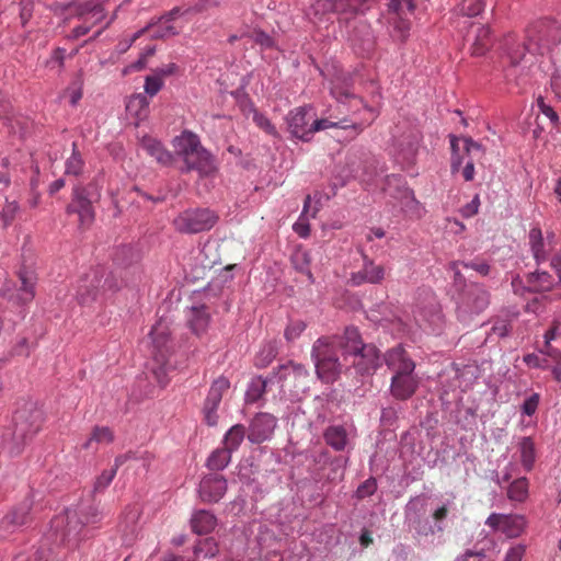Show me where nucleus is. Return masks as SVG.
I'll return each mask as SVG.
<instances>
[{
	"mask_svg": "<svg viewBox=\"0 0 561 561\" xmlns=\"http://www.w3.org/2000/svg\"><path fill=\"white\" fill-rule=\"evenodd\" d=\"M344 123H345L344 121L331 122L327 118H321V119L312 118V123L310 125V139L312 138V136L316 131L324 130L330 127H340L343 129L352 128L354 130L355 135L360 133L365 127L362 123H353L352 125H346Z\"/></svg>",
	"mask_w": 561,
	"mask_h": 561,
	"instance_id": "38",
	"label": "nucleus"
},
{
	"mask_svg": "<svg viewBox=\"0 0 561 561\" xmlns=\"http://www.w3.org/2000/svg\"><path fill=\"white\" fill-rule=\"evenodd\" d=\"M305 329H306V323L304 321H301V320L291 321L285 329V332H284L285 339L288 342L295 341L296 339H298L301 335V333L305 331Z\"/></svg>",
	"mask_w": 561,
	"mask_h": 561,
	"instance_id": "56",
	"label": "nucleus"
},
{
	"mask_svg": "<svg viewBox=\"0 0 561 561\" xmlns=\"http://www.w3.org/2000/svg\"><path fill=\"white\" fill-rule=\"evenodd\" d=\"M175 35H178L176 28L173 25L164 22L163 24L156 27L151 33V37L153 39H164Z\"/></svg>",
	"mask_w": 561,
	"mask_h": 561,
	"instance_id": "60",
	"label": "nucleus"
},
{
	"mask_svg": "<svg viewBox=\"0 0 561 561\" xmlns=\"http://www.w3.org/2000/svg\"><path fill=\"white\" fill-rule=\"evenodd\" d=\"M314 113L311 106L296 107L286 115L287 128L290 135L299 140H310V125Z\"/></svg>",
	"mask_w": 561,
	"mask_h": 561,
	"instance_id": "13",
	"label": "nucleus"
},
{
	"mask_svg": "<svg viewBox=\"0 0 561 561\" xmlns=\"http://www.w3.org/2000/svg\"><path fill=\"white\" fill-rule=\"evenodd\" d=\"M210 322V314L208 312V308L205 305L193 306L190 309V314L187 319L188 327L191 331L199 336L206 332Z\"/></svg>",
	"mask_w": 561,
	"mask_h": 561,
	"instance_id": "30",
	"label": "nucleus"
},
{
	"mask_svg": "<svg viewBox=\"0 0 561 561\" xmlns=\"http://www.w3.org/2000/svg\"><path fill=\"white\" fill-rule=\"evenodd\" d=\"M103 513L94 502L82 501L77 508L66 510L51 519L50 529L41 540L32 557L19 554L14 561H60V547L76 549L79 543L93 535V526L103 519Z\"/></svg>",
	"mask_w": 561,
	"mask_h": 561,
	"instance_id": "1",
	"label": "nucleus"
},
{
	"mask_svg": "<svg viewBox=\"0 0 561 561\" xmlns=\"http://www.w3.org/2000/svg\"><path fill=\"white\" fill-rule=\"evenodd\" d=\"M377 488L378 484L376 478L369 477L357 486L354 493V497L358 501L370 497L376 493Z\"/></svg>",
	"mask_w": 561,
	"mask_h": 561,
	"instance_id": "51",
	"label": "nucleus"
},
{
	"mask_svg": "<svg viewBox=\"0 0 561 561\" xmlns=\"http://www.w3.org/2000/svg\"><path fill=\"white\" fill-rule=\"evenodd\" d=\"M366 156L363 150L351 152L346 156L345 167L334 176L333 188L345 186L350 180L359 176L362 159Z\"/></svg>",
	"mask_w": 561,
	"mask_h": 561,
	"instance_id": "23",
	"label": "nucleus"
},
{
	"mask_svg": "<svg viewBox=\"0 0 561 561\" xmlns=\"http://www.w3.org/2000/svg\"><path fill=\"white\" fill-rule=\"evenodd\" d=\"M490 304V294L483 285L473 283L461 295V305L472 313L482 312Z\"/></svg>",
	"mask_w": 561,
	"mask_h": 561,
	"instance_id": "22",
	"label": "nucleus"
},
{
	"mask_svg": "<svg viewBox=\"0 0 561 561\" xmlns=\"http://www.w3.org/2000/svg\"><path fill=\"white\" fill-rule=\"evenodd\" d=\"M524 363L531 368L547 369L549 367V360L545 357H540L535 353H528L523 357Z\"/></svg>",
	"mask_w": 561,
	"mask_h": 561,
	"instance_id": "61",
	"label": "nucleus"
},
{
	"mask_svg": "<svg viewBox=\"0 0 561 561\" xmlns=\"http://www.w3.org/2000/svg\"><path fill=\"white\" fill-rule=\"evenodd\" d=\"M427 497L423 494L411 497L404 506V524L417 547L433 550L443 543L447 506L427 508Z\"/></svg>",
	"mask_w": 561,
	"mask_h": 561,
	"instance_id": "2",
	"label": "nucleus"
},
{
	"mask_svg": "<svg viewBox=\"0 0 561 561\" xmlns=\"http://www.w3.org/2000/svg\"><path fill=\"white\" fill-rule=\"evenodd\" d=\"M33 497L34 495L27 496L23 502L9 512L2 518L1 527L8 533H13L23 526H27L32 520Z\"/></svg>",
	"mask_w": 561,
	"mask_h": 561,
	"instance_id": "20",
	"label": "nucleus"
},
{
	"mask_svg": "<svg viewBox=\"0 0 561 561\" xmlns=\"http://www.w3.org/2000/svg\"><path fill=\"white\" fill-rule=\"evenodd\" d=\"M149 101L145 94L138 93L129 98L126 108L129 113L141 118L147 115Z\"/></svg>",
	"mask_w": 561,
	"mask_h": 561,
	"instance_id": "44",
	"label": "nucleus"
},
{
	"mask_svg": "<svg viewBox=\"0 0 561 561\" xmlns=\"http://www.w3.org/2000/svg\"><path fill=\"white\" fill-rule=\"evenodd\" d=\"M219 5L218 0H198L193 7H190L185 10V12L190 13H205L213 8H217Z\"/></svg>",
	"mask_w": 561,
	"mask_h": 561,
	"instance_id": "63",
	"label": "nucleus"
},
{
	"mask_svg": "<svg viewBox=\"0 0 561 561\" xmlns=\"http://www.w3.org/2000/svg\"><path fill=\"white\" fill-rule=\"evenodd\" d=\"M240 480L245 485L249 491L252 492V500L259 501L264 497L266 491L262 488L261 483H259L256 480L251 479L250 477H247L244 473H240Z\"/></svg>",
	"mask_w": 561,
	"mask_h": 561,
	"instance_id": "54",
	"label": "nucleus"
},
{
	"mask_svg": "<svg viewBox=\"0 0 561 561\" xmlns=\"http://www.w3.org/2000/svg\"><path fill=\"white\" fill-rule=\"evenodd\" d=\"M151 336L154 348H157V353L153 355V359L156 366L152 368V373L156 376L157 381L161 387H165L169 382L167 378L168 374L175 369L171 357H167L163 347L167 346L168 334L157 327H153L149 333Z\"/></svg>",
	"mask_w": 561,
	"mask_h": 561,
	"instance_id": "12",
	"label": "nucleus"
},
{
	"mask_svg": "<svg viewBox=\"0 0 561 561\" xmlns=\"http://www.w3.org/2000/svg\"><path fill=\"white\" fill-rule=\"evenodd\" d=\"M84 167V161L80 151L78 150L77 144L72 142V152L65 163V174L79 176Z\"/></svg>",
	"mask_w": 561,
	"mask_h": 561,
	"instance_id": "42",
	"label": "nucleus"
},
{
	"mask_svg": "<svg viewBox=\"0 0 561 561\" xmlns=\"http://www.w3.org/2000/svg\"><path fill=\"white\" fill-rule=\"evenodd\" d=\"M163 87V81L160 79V77L151 75L147 76L145 80V93L149 96H154Z\"/></svg>",
	"mask_w": 561,
	"mask_h": 561,
	"instance_id": "59",
	"label": "nucleus"
},
{
	"mask_svg": "<svg viewBox=\"0 0 561 561\" xmlns=\"http://www.w3.org/2000/svg\"><path fill=\"white\" fill-rule=\"evenodd\" d=\"M417 0H388L390 35L396 42L404 43L410 36L411 22L408 18L416 8Z\"/></svg>",
	"mask_w": 561,
	"mask_h": 561,
	"instance_id": "10",
	"label": "nucleus"
},
{
	"mask_svg": "<svg viewBox=\"0 0 561 561\" xmlns=\"http://www.w3.org/2000/svg\"><path fill=\"white\" fill-rule=\"evenodd\" d=\"M526 282L530 284L531 294H545L551 291L558 284H561L552 274L548 271L537 268L525 275Z\"/></svg>",
	"mask_w": 561,
	"mask_h": 561,
	"instance_id": "25",
	"label": "nucleus"
},
{
	"mask_svg": "<svg viewBox=\"0 0 561 561\" xmlns=\"http://www.w3.org/2000/svg\"><path fill=\"white\" fill-rule=\"evenodd\" d=\"M193 552L197 558H214L218 552V546L214 538H205L194 546Z\"/></svg>",
	"mask_w": 561,
	"mask_h": 561,
	"instance_id": "47",
	"label": "nucleus"
},
{
	"mask_svg": "<svg viewBox=\"0 0 561 561\" xmlns=\"http://www.w3.org/2000/svg\"><path fill=\"white\" fill-rule=\"evenodd\" d=\"M528 494V481L526 478H518L514 480L507 490L510 500L523 502Z\"/></svg>",
	"mask_w": 561,
	"mask_h": 561,
	"instance_id": "46",
	"label": "nucleus"
},
{
	"mask_svg": "<svg viewBox=\"0 0 561 561\" xmlns=\"http://www.w3.org/2000/svg\"><path fill=\"white\" fill-rule=\"evenodd\" d=\"M485 9L484 0H462L458 4V12L466 18L480 15Z\"/></svg>",
	"mask_w": 561,
	"mask_h": 561,
	"instance_id": "45",
	"label": "nucleus"
},
{
	"mask_svg": "<svg viewBox=\"0 0 561 561\" xmlns=\"http://www.w3.org/2000/svg\"><path fill=\"white\" fill-rule=\"evenodd\" d=\"M525 527V519L523 516H507V520H505L502 526V533L505 534L506 537L515 538L518 537Z\"/></svg>",
	"mask_w": 561,
	"mask_h": 561,
	"instance_id": "48",
	"label": "nucleus"
},
{
	"mask_svg": "<svg viewBox=\"0 0 561 561\" xmlns=\"http://www.w3.org/2000/svg\"><path fill=\"white\" fill-rule=\"evenodd\" d=\"M43 412L32 401L24 402L13 415V428L3 434V448L10 456L22 453L25 444L39 431Z\"/></svg>",
	"mask_w": 561,
	"mask_h": 561,
	"instance_id": "4",
	"label": "nucleus"
},
{
	"mask_svg": "<svg viewBox=\"0 0 561 561\" xmlns=\"http://www.w3.org/2000/svg\"><path fill=\"white\" fill-rule=\"evenodd\" d=\"M274 381H276L274 378V373L266 379L261 376L253 378L248 385L245 391V401L248 403L256 402L264 394L267 383Z\"/></svg>",
	"mask_w": 561,
	"mask_h": 561,
	"instance_id": "37",
	"label": "nucleus"
},
{
	"mask_svg": "<svg viewBox=\"0 0 561 561\" xmlns=\"http://www.w3.org/2000/svg\"><path fill=\"white\" fill-rule=\"evenodd\" d=\"M528 244L537 266L548 261L549 252L546 249V241L541 228L538 225L530 228L528 232Z\"/></svg>",
	"mask_w": 561,
	"mask_h": 561,
	"instance_id": "26",
	"label": "nucleus"
},
{
	"mask_svg": "<svg viewBox=\"0 0 561 561\" xmlns=\"http://www.w3.org/2000/svg\"><path fill=\"white\" fill-rule=\"evenodd\" d=\"M463 39L470 46L472 56H484L493 45V37L488 25L471 23Z\"/></svg>",
	"mask_w": 561,
	"mask_h": 561,
	"instance_id": "15",
	"label": "nucleus"
},
{
	"mask_svg": "<svg viewBox=\"0 0 561 561\" xmlns=\"http://www.w3.org/2000/svg\"><path fill=\"white\" fill-rule=\"evenodd\" d=\"M251 111L253 113V122L256 124L257 127H260L266 134L273 137H278V131L276 127L266 115L259 112L253 105L251 106Z\"/></svg>",
	"mask_w": 561,
	"mask_h": 561,
	"instance_id": "50",
	"label": "nucleus"
},
{
	"mask_svg": "<svg viewBox=\"0 0 561 561\" xmlns=\"http://www.w3.org/2000/svg\"><path fill=\"white\" fill-rule=\"evenodd\" d=\"M173 147L175 153L181 158V160H183L186 157L192 156L194 151L198 150L202 147V144L196 134L190 130H184L180 136H176L173 139Z\"/></svg>",
	"mask_w": 561,
	"mask_h": 561,
	"instance_id": "27",
	"label": "nucleus"
},
{
	"mask_svg": "<svg viewBox=\"0 0 561 561\" xmlns=\"http://www.w3.org/2000/svg\"><path fill=\"white\" fill-rule=\"evenodd\" d=\"M19 279L21 282V286L18 290V299L24 305L32 301L35 297L36 276L34 272L21 268L19 271Z\"/></svg>",
	"mask_w": 561,
	"mask_h": 561,
	"instance_id": "32",
	"label": "nucleus"
},
{
	"mask_svg": "<svg viewBox=\"0 0 561 561\" xmlns=\"http://www.w3.org/2000/svg\"><path fill=\"white\" fill-rule=\"evenodd\" d=\"M112 259L117 266L128 267L140 260V253L130 244H122L114 249Z\"/></svg>",
	"mask_w": 561,
	"mask_h": 561,
	"instance_id": "33",
	"label": "nucleus"
},
{
	"mask_svg": "<svg viewBox=\"0 0 561 561\" xmlns=\"http://www.w3.org/2000/svg\"><path fill=\"white\" fill-rule=\"evenodd\" d=\"M323 438L327 445L332 447L334 450L342 451L348 444L350 432L345 425L332 424L325 428Z\"/></svg>",
	"mask_w": 561,
	"mask_h": 561,
	"instance_id": "29",
	"label": "nucleus"
},
{
	"mask_svg": "<svg viewBox=\"0 0 561 561\" xmlns=\"http://www.w3.org/2000/svg\"><path fill=\"white\" fill-rule=\"evenodd\" d=\"M511 286L513 293L519 297H525L526 294H531V289L529 288L530 284H528L526 280L524 282L523 277H520L518 274L512 277Z\"/></svg>",
	"mask_w": 561,
	"mask_h": 561,
	"instance_id": "58",
	"label": "nucleus"
},
{
	"mask_svg": "<svg viewBox=\"0 0 561 561\" xmlns=\"http://www.w3.org/2000/svg\"><path fill=\"white\" fill-rule=\"evenodd\" d=\"M140 146L149 156L154 158L158 163L162 165H170L172 163V153L164 148L160 140L151 136H145L140 141Z\"/></svg>",
	"mask_w": 561,
	"mask_h": 561,
	"instance_id": "28",
	"label": "nucleus"
},
{
	"mask_svg": "<svg viewBox=\"0 0 561 561\" xmlns=\"http://www.w3.org/2000/svg\"><path fill=\"white\" fill-rule=\"evenodd\" d=\"M415 363L412 360L410 356H407L399 366L392 367L390 370L393 375H415Z\"/></svg>",
	"mask_w": 561,
	"mask_h": 561,
	"instance_id": "62",
	"label": "nucleus"
},
{
	"mask_svg": "<svg viewBox=\"0 0 561 561\" xmlns=\"http://www.w3.org/2000/svg\"><path fill=\"white\" fill-rule=\"evenodd\" d=\"M277 424V419L265 412L257 413L251 421L248 439L252 444H261L271 439Z\"/></svg>",
	"mask_w": 561,
	"mask_h": 561,
	"instance_id": "18",
	"label": "nucleus"
},
{
	"mask_svg": "<svg viewBox=\"0 0 561 561\" xmlns=\"http://www.w3.org/2000/svg\"><path fill=\"white\" fill-rule=\"evenodd\" d=\"M419 388L416 375H392L390 382L391 396L400 401L410 399Z\"/></svg>",
	"mask_w": 561,
	"mask_h": 561,
	"instance_id": "24",
	"label": "nucleus"
},
{
	"mask_svg": "<svg viewBox=\"0 0 561 561\" xmlns=\"http://www.w3.org/2000/svg\"><path fill=\"white\" fill-rule=\"evenodd\" d=\"M518 450L523 468L530 471L536 461V448L533 438L529 436L522 437L518 442Z\"/></svg>",
	"mask_w": 561,
	"mask_h": 561,
	"instance_id": "36",
	"label": "nucleus"
},
{
	"mask_svg": "<svg viewBox=\"0 0 561 561\" xmlns=\"http://www.w3.org/2000/svg\"><path fill=\"white\" fill-rule=\"evenodd\" d=\"M182 162L181 172L183 173L197 171L201 175H209L216 169L213 154L203 146L194 151L192 156L183 159Z\"/></svg>",
	"mask_w": 561,
	"mask_h": 561,
	"instance_id": "21",
	"label": "nucleus"
},
{
	"mask_svg": "<svg viewBox=\"0 0 561 561\" xmlns=\"http://www.w3.org/2000/svg\"><path fill=\"white\" fill-rule=\"evenodd\" d=\"M248 435L247 428L243 424H236L231 426L222 438V447L229 450L231 454L240 447L241 443Z\"/></svg>",
	"mask_w": 561,
	"mask_h": 561,
	"instance_id": "34",
	"label": "nucleus"
},
{
	"mask_svg": "<svg viewBox=\"0 0 561 561\" xmlns=\"http://www.w3.org/2000/svg\"><path fill=\"white\" fill-rule=\"evenodd\" d=\"M460 264L463 268L472 270L483 277L490 276L493 270L489 261L480 255H477L470 260L460 261Z\"/></svg>",
	"mask_w": 561,
	"mask_h": 561,
	"instance_id": "43",
	"label": "nucleus"
},
{
	"mask_svg": "<svg viewBox=\"0 0 561 561\" xmlns=\"http://www.w3.org/2000/svg\"><path fill=\"white\" fill-rule=\"evenodd\" d=\"M103 181L94 178L87 185H76L72 190V202L67 206L68 214H77L80 227H89L95 218L93 204L101 198Z\"/></svg>",
	"mask_w": 561,
	"mask_h": 561,
	"instance_id": "6",
	"label": "nucleus"
},
{
	"mask_svg": "<svg viewBox=\"0 0 561 561\" xmlns=\"http://www.w3.org/2000/svg\"><path fill=\"white\" fill-rule=\"evenodd\" d=\"M371 0H331V9L336 13L355 15L364 12Z\"/></svg>",
	"mask_w": 561,
	"mask_h": 561,
	"instance_id": "35",
	"label": "nucleus"
},
{
	"mask_svg": "<svg viewBox=\"0 0 561 561\" xmlns=\"http://www.w3.org/2000/svg\"><path fill=\"white\" fill-rule=\"evenodd\" d=\"M218 214L210 208H187L174 219L173 226L180 233L196 234L209 231L218 222Z\"/></svg>",
	"mask_w": 561,
	"mask_h": 561,
	"instance_id": "8",
	"label": "nucleus"
},
{
	"mask_svg": "<svg viewBox=\"0 0 561 561\" xmlns=\"http://www.w3.org/2000/svg\"><path fill=\"white\" fill-rule=\"evenodd\" d=\"M121 287L122 282L112 271L98 266L80 279L77 299L83 306L93 301H104L111 298Z\"/></svg>",
	"mask_w": 561,
	"mask_h": 561,
	"instance_id": "5",
	"label": "nucleus"
},
{
	"mask_svg": "<svg viewBox=\"0 0 561 561\" xmlns=\"http://www.w3.org/2000/svg\"><path fill=\"white\" fill-rule=\"evenodd\" d=\"M116 476V468L104 470L95 480L93 485V493L103 492Z\"/></svg>",
	"mask_w": 561,
	"mask_h": 561,
	"instance_id": "55",
	"label": "nucleus"
},
{
	"mask_svg": "<svg viewBox=\"0 0 561 561\" xmlns=\"http://www.w3.org/2000/svg\"><path fill=\"white\" fill-rule=\"evenodd\" d=\"M409 356L407 351L401 346L398 345L391 350H389L382 357V362L387 365L389 369H391L394 366H399V364Z\"/></svg>",
	"mask_w": 561,
	"mask_h": 561,
	"instance_id": "52",
	"label": "nucleus"
},
{
	"mask_svg": "<svg viewBox=\"0 0 561 561\" xmlns=\"http://www.w3.org/2000/svg\"><path fill=\"white\" fill-rule=\"evenodd\" d=\"M403 412V407L398 403H391L381 409L380 425L385 430H394L398 426L399 415Z\"/></svg>",
	"mask_w": 561,
	"mask_h": 561,
	"instance_id": "39",
	"label": "nucleus"
},
{
	"mask_svg": "<svg viewBox=\"0 0 561 561\" xmlns=\"http://www.w3.org/2000/svg\"><path fill=\"white\" fill-rule=\"evenodd\" d=\"M216 516L206 510L196 511L191 518L192 530L197 535H206L215 529Z\"/></svg>",
	"mask_w": 561,
	"mask_h": 561,
	"instance_id": "31",
	"label": "nucleus"
},
{
	"mask_svg": "<svg viewBox=\"0 0 561 561\" xmlns=\"http://www.w3.org/2000/svg\"><path fill=\"white\" fill-rule=\"evenodd\" d=\"M252 38L255 44L263 48H273L275 46L274 38L264 31L257 30L253 32Z\"/></svg>",
	"mask_w": 561,
	"mask_h": 561,
	"instance_id": "64",
	"label": "nucleus"
},
{
	"mask_svg": "<svg viewBox=\"0 0 561 561\" xmlns=\"http://www.w3.org/2000/svg\"><path fill=\"white\" fill-rule=\"evenodd\" d=\"M227 480L218 473L206 474L198 484V495L203 502L217 503L227 492Z\"/></svg>",
	"mask_w": 561,
	"mask_h": 561,
	"instance_id": "17",
	"label": "nucleus"
},
{
	"mask_svg": "<svg viewBox=\"0 0 561 561\" xmlns=\"http://www.w3.org/2000/svg\"><path fill=\"white\" fill-rule=\"evenodd\" d=\"M352 358V364L345 365L344 375L355 379L356 383L362 382V378L373 376L382 365L380 351L374 344H368Z\"/></svg>",
	"mask_w": 561,
	"mask_h": 561,
	"instance_id": "11",
	"label": "nucleus"
},
{
	"mask_svg": "<svg viewBox=\"0 0 561 561\" xmlns=\"http://www.w3.org/2000/svg\"><path fill=\"white\" fill-rule=\"evenodd\" d=\"M230 461L231 453L225 447H221L217 448L209 455L206 465L209 470L218 472L224 470L230 463Z\"/></svg>",
	"mask_w": 561,
	"mask_h": 561,
	"instance_id": "40",
	"label": "nucleus"
},
{
	"mask_svg": "<svg viewBox=\"0 0 561 561\" xmlns=\"http://www.w3.org/2000/svg\"><path fill=\"white\" fill-rule=\"evenodd\" d=\"M277 350L273 344H266L257 354L255 365L260 368L266 367L276 357Z\"/></svg>",
	"mask_w": 561,
	"mask_h": 561,
	"instance_id": "53",
	"label": "nucleus"
},
{
	"mask_svg": "<svg viewBox=\"0 0 561 561\" xmlns=\"http://www.w3.org/2000/svg\"><path fill=\"white\" fill-rule=\"evenodd\" d=\"M310 254L307 251H297L293 256V264L294 267L299 272L309 278L310 282H314L313 275L311 271L309 270L310 265Z\"/></svg>",
	"mask_w": 561,
	"mask_h": 561,
	"instance_id": "49",
	"label": "nucleus"
},
{
	"mask_svg": "<svg viewBox=\"0 0 561 561\" xmlns=\"http://www.w3.org/2000/svg\"><path fill=\"white\" fill-rule=\"evenodd\" d=\"M561 43V25L552 19H540L526 30L524 43H517L512 35L504 39V50L512 67L525 60L526 53L543 55Z\"/></svg>",
	"mask_w": 561,
	"mask_h": 561,
	"instance_id": "3",
	"label": "nucleus"
},
{
	"mask_svg": "<svg viewBox=\"0 0 561 561\" xmlns=\"http://www.w3.org/2000/svg\"><path fill=\"white\" fill-rule=\"evenodd\" d=\"M311 359L318 378L324 383H333L344 374L345 366L340 362L329 336H321L313 343Z\"/></svg>",
	"mask_w": 561,
	"mask_h": 561,
	"instance_id": "7",
	"label": "nucleus"
},
{
	"mask_svg": "<svg viewBox=\"0 0 561 561\" xmlns=\"http://www.w3.org/2000/svg\"><path fill=\"white\" fill-rule=\"evenodd\" d=\"M386 277V270L382 265L375 262L363 253V265L357 272H353L350 277L352 286H362L364 284L378 285Z\"/></svg>",
	"mask_w": 561,
	"mask_h": 561,
	"instance_id": "19",
	"label": "nucleus"
},
{
	"mask_svg": "<svg viewBox=\"0 0 561 561\" xmlns=\"http://www.w3.org/2000/svg\"><path fill=\"white\" fill-rule=\"evenodd\" d=\"M539 402H540L539 393L535 392V393L530 394L528 398H526L524 400L523 404L520 405L522 414L527 415V416H533L538 409Z\"/></svg>",
	"mask_w": 561,
	"mask_h": 561,
	"instance_id": "57",
	"label": "nucleus"
},
{
	"mask_svg": "<svg viewBox=\"0 0 561 561\" xmlns=\"http://www.w3.org/2000/svg\"><path fill=\"white\" fill-rule=\"evenodd\" d=\"M114 436L110 427L95 426L89 439L82 445L85 449H96L95 445L108 444L113 440Z\"/></svg>",
	"mask_w": 561,
	"mask_h": 561,
	"instance_id": "41",
	"label": "nucleus"
},
{
	"mask_svg": "<svg viewBox=\"0 0 561 561\" xmlns=\"http://www.w3.org/2000/svg\"><path fill=\"white\" fill-rule=\"evenodd\" d=\"M336 351H341L344 362L353 355H357L368 344L364 343L358 329L354 325L346 327L342 335L329 336Z\"/></svg>",
	"mask_w": 561,
	"mask_h": 561,
	"instance_id": "14",
	"label": "nucleus"
},
{
	"mask_svg": "<svg viewBox=\"0 0 561 561\" xmlns=\"http://www.w3.org/2000/svg\"><path fill=\"white\" fill-rule=\"evenodd\" d=\"M275 380L280 383L283 391H289L293 398H300L309 390V371L302 365L288 360L274 371Z\"/></svg>",
	"mask_w": 561,
	"mask_h": 561,
	"instance_id": "9",
	"label": "nucleus"
},
{
	"mask_svg": "<svg viewBox=\"0 0 561 561\" xmlns=\"http://www.w3.org/2000/svg\"><path fill=\"white\" fill-rule=\"evenodd\" d=\"M230 382L227 378L220 377L216 379L209 388L208 394L204 402L203 413L207 425L216 426L218 423L217 410L221 402L222 394L228 390Z\"/></svg>",
	"mask_w": 561,
	"mask_h": 561,
	"instance_id": "16",
	"label": "nucleus"
}]
</instances>
